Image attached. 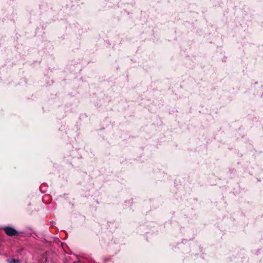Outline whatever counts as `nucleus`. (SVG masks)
I'll return each instance as SVG.
<instances>
[{
	"mask_svg": "<svg viewBox=\"0 0 263 263\" xmlns=\"http://www.w3.org/2000/svg\"><path fill=\"white\" fill-rule=\"evenodd\" d=\"M7 262L8 263H20V260L15 259H8Z\"/></svg>",
	"mask_w": 263,
	"mask_h": 263,
	"instance_id": "f03ea898",
	"label": "nucleus"
},
{
	"mask_svg": "<svg viewBox=\"0 0 263 263\" xmlns=\"http://www.w3.org/2000/svg\"><path fill=\"white\" fill-rule=\"evenodd\" d=\"M5 233L10 236H13L17 234V231L14 228L10 227H5L4 228Z\"/></svg>",
	"mask_w": 263,
	"mask_h": 263,
	"instance_id": "f257e3e1",
	"label": "nucleus"
},
{
	"mask_svg": "<svg viewBox=\"0 0 263 263\" xmlns=\"http://www.w3.org/2000/svg\"><path fill=\"white\" fill-rule=\"evenodd\" d=\"M74 263H79V262H74Z\"/></svg>",
	"mask_w": 263,
	"mask_h": 263,
	"instance_id": "7ed1b4c3",
	"label": "nucleus"
}]
</instances>
